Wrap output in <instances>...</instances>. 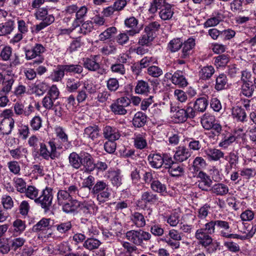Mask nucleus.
<instances>
[{
	"label": "nucleus",
	"mask_w": 256,
	"mask_h": 256,
	"mask_svg": "<svg viewBox=\"0 0 256 256\" xmlns=\"http://www.w3.org/2000/svg\"><path fill=\"white\" fill-rule=\"evenodd\" d=\"M130 218V220L138 228H142L146 224L144 216L142 213L135 212L132 214Z\"/></svg>",
	"instance_id": "nucleus-31"
},
{
	"label": "nucleus",
	"mask_w": 256,
	"mask_h": 256,
	"mask_svg": "<svg viewBox=\"0 0 256 256\" xmlns=\"http://www.w3.org/2000/svg\"><path fill=\"white\" fill-rule=\"evenodd\" d=\"M146 133H135L134 134V142L136 148L139 150H142L146 148L147 146Z\"/></svg>",
	"instance_id": "nucleus-25"
},
{
	"label": "nucleus",
	"mask_w": 256,
	"mask_h": 256,
	"mask_svg": "<svg viewBox=\"0 0 256 256\" xmlns=\"http://www.w3.org/2000/svg\"><path fill=\"white\" fill-rule=\"evenodd\" d=\"M54 226L58 232L63 236H68L72 228V222L70 220L60 222Z\"/></svg>",
	"instance_id": "nucleus-23"
},
{
	"label": "nucleus",
	"mask_w": 256,
	"mask_h": 256,
	"mask_svg": "<svg viewBox=\"0 0 256 256\" xmlns=\"http://www.w3.org/2000/svg\"><path fill=\"white\" fill-rule=\"evenodd\" d=\"M148 117L146 114L142 112H136L132 118V124L134 128H140L145 126Z\"/></svg>",
	"instance_id": "nucleus-20"
},
{
	"label": "nucleus",
	"mask_w": 256,
	"mask_h": 256,
	"mask_svg": "<svg viewBox=\"0 0 256 256\" xmlns=\"http://www.w3.org/2000/svg\"><path fill=\"white\" fill-rule=\"evenodd\" d=\"M83 158V152L78 154L73 152H71L68 156V166L74 170H78L82 166V160Z\"/></svg>",
	"instance_id": "nucleus-14"
},
{
	"label": "nucleus",
	"mask_w": 256,
	"mask_h": 256,
	"mask_svg": "<svg viewBox=\"0 0 256 256\" xmlns=\"http://www.w3.org/2000/svg\"><path fill=\"white\" fill-rule=\"evenodd\" d=\"M124 106L120 105L116 102L112 103L110 106V108L112 112L114 114L118 115H124L127 113V110Z\"/></svg>",
	"instance_id": "nucleus-60"
},
{
	"label": "nucleus",
	"mask_w": 256,
	"mask_h": 256,
	"mask_svg": "<svg viewBox=\"0 0 256 256\" xmlns=\"http://www.w3.org/2000/svg\"><path fill=\"white\" fill-rule=\"evenodd\" d=\"M66 73L75 74H81L83 72V66L78 64H64Z\"/></svg>",
	"instance_id": "nucleus-52"
},
{
	"label": "nucleus",
	"mask_w": 256,
	"mask_h": 256,
	"mask_svg": "<svg viewBox=\"0 0 256 256\" xmlns=\"http://www.w3.org/2000/svg\"><path fill=\"white\" fill-rule=\"evenodd\" d=\"M78 210L86 216L95 214L98 210V206L92 201H80Z\"/></svg>",
	"instance_id": "nucleus-10"
},
{
	"label": "nucleus",
	"mask_w": 256,
	"mask_h": 256,
	"mask_svg": "<svg viewBox=\"0 0 256 256\" xmlns=\"http://www.w3.org/2000/svg\"><path fill=\"white\" fill-rule=\"evenodd\" d=\"M148 160L152 168L157 169L160 168L164 164L162 153L152 152L148 156Z\"/></svg>",
	"instance_id": "nucleus-15"
},
{
	"label": "nucleus",
	"mask_w": 256,
	"mask_h": 256,
	"mask_svg": "<svg viewBox=\"0 0 256 256\" xmlns=\"http://www.w3.org/2000/svg\"><path fill=\"white\" fill-rule=\"evenodd\" d=\"M112 188L104 180H98L92 187L91 194L96 196L98 204L104 203L110 199Z\"/></svg>",
	"instance_id": "nucleus-3"
},
{
	"label": "nucleus",
	"mask_w": 256,
	"mask_h": 256,
	"mask_svg": "<svg viewBox=\"0 0 256 256\" xmlns=\"http://www.w3.org/2000/svg\"><path fill=\"white\" fill-rule=\"evenodd\" d=\"M26 60H33L29 64L34 68L42 64L44 61V57L42 56L46 51V48L42 44L36 43L30 48L27 47L23 48Z\"/></svg>",
	"instance_id": "nucleus-2"
},
{
	"label": "nucleus",
	"mask_w": 256,
	"mask_h": 256,
	"mask_svg": "<svg viewBox=\"0 0 256 256\" xmlns=\"http://www.w3.org/2000/svg\"><path fill=\"white\" fill-rule=\"evenodd\" d=\"M39 190L38 188H36L35 186L31 185L28 186L26 188V192L23 194H24V196L32 200H34V202H36V199L38 195Z\"/></svg>",
	"instance_id": "nucleus-57"
},
{
	"label": "nucleus",
	"mask_w": 256,
	"mask_h": 256,
	"mask_svg": "<svg viewBox=\"0 0 256 256\" xmlns=\"http://www.w3.org/2000/svg\"><path fill=\"white\" fill-rule=\"evenodd\" d=\"M192 155L190 150L184 146H178L174 156V160L176 162H182L187 160Z\"/></svg>",
	"instance_id": "nucleus-18"
},
{
	"label": "nucleus",
	"mask_w": 256,
	"mask_h": 256,
	"mask_svg": "<svg viewBox=\"0 0 256 256\" xmlns=\"http://www.w3.org/2000/svg\"><path fill=\"white\" fill-rule=\"evenodd\" d=\"M65 72L64 64H58L52 72L50 78L53 82H60L64 78Z\"/></svg>",
	"instance_id": "nucleus-29"
},
{
	"label": "nucleus",
	"mask_w": 256,
	"mask_h": 256,
	"mask_svg": "<svg viewBox=\"0 0 256 256\" xmlns=\"http://www.w3.org/2000/svg\"><path fill=\"white\" fill-rule=\"evenodd\" d=\"M168 172L172 176H180L184 173V166L182 164L175 162L168 169Z\"/></svg>",
	"instance_id": "nucleus-36"
},
{
	"label": "nucleus",
	"mask_w": 256,
	"mask_h": 256,
	"mask_svg": "<svg viewBox=\"0 0 256 256\" xmlns=\"http://www.w3.org/2000/svg\"><path fill=\"white\" fill-rule=\"evenodd\" d=\"M14 186L16 190L20 194H23L26 192V183L25 180L20 178L15 177L13 179Z\"/></svg>",
	"instance_id": "nucleus-55"
},
{
	"label": "nucleus",
	"mask_w": 256,
	"mask_h": 256,
	"mask_svg": "<svg viewBox=\"0 0 256 256\" xmlns=\"http://www.w3.org/2000/svg\"><path fill=\"white\" fill-rule=\"evenodd\" d=\"M102 131L104 138L108 140H116L120 136L119 130L114 126H106Z\"/></svg>",
	"instance_id": "nucleus-16"
},
{
	"label": "nucleus",
	"mask_w": 256,
	"mask_h": 256,
	"mask_svg": "<svg viewBox=\"0 0 256 256\" xmlns=\"http://www.w3.org/2000/svg\"><path fill=\"white\" fill-rule=\"evenodd\" d=\"M50 219L46 218H42L36 224L34 225L32 228L34 232H38L40 230H45L50 226Z\"/></svg>",
	"instance_id": "nucleus-53"
},
{
	"label": "nucleus",
	"mask_w": 256,
	"mask_h": 256,
	"mask_svg": "<svg viewBox=\"0 0 256 256\" xmlns=\"http://www.w3.org/2000/svg\"><path fill=\"white\" fill-rule=\"evenodd\" d=\"M210 206L208 204H205L198 210V217L203 220L206 218L210 213Z\"/></svg>",
	"instance_id": "nucleus-63"
},
{
	"label": "nucleus",
	"mask_w": 256,
	"mask_h": 256,
	"mask_svg": "<svg viewBox=\"0 0 256 256\" xmlns=\"http://www.w3.org/2000/svg\"><path fill=\"white\" fill-rule=\"evenodd\" d=\"M42 120L39 116H36L30 120L29 124L34 131H38L42 127Z\"/></svg>",
	"instance_id": "nucleus-58"
},
{
	"label": "nucleus",
	"mask_w": 256,
	"mask_h": 256,
	"mask_svg": "<svg viewBox=\"0 0 256 256\" xmlns=\"http://www.w3.org/2000/svg\"><path fill=\"white\" fill-rule=\"evenodd\" d=\"M53 199L52 190L46 187L41 192L39 196L36 199L35 203L40 206L44 212H46L50 210Z\"/></svg>",
	"instance_id": "nucleus-7"
},
{
	"label": "nucleus",
	"mask_w": 256,
	"mask_h": 256,
	"mask_svg": "<svg viewBox=\"0 0 256 256\" xmlns=\"http://www.w3.org/2000/svg\"><path fill=\"white\" fill-rule=\"evenodd\" d=\"M208 158L212 160L218 161L220 158H224V153L221 150L214 148H210L206 150Z\"/></svg>",
	"instance_id": "nucleus-41"
},
{
	"label": "nucleus",
	"mask_w": 256,
	"mask_h": 256,
	"mask_svg": "<svg viewBox=\"0 0 256 256\" xmlns=\"http://www.w3.org/2000/svg\"><path fill=\"white\" fill-rule=\"evenodd\" d=\"M158 10H160L159 16L163 20H170L174 14L172 6L166 0H152L148 8L149 12L154 14Z\"/></svg>",
	"instance_id": "nucleus-1"
},
{
	"label": "nucleus",
	"mask_w": 256,
	"mask_h": 256,
	"mask_svg": "<svg viewBox=\"0 0 256 256\" xmlns=\"http://www.w3.org/2000/svg\"><path fill=\"white\" fill-rule=\"evenodd\" d=\"M108 178L114 186L118 188L122 184V176L120 170L108 171Z\"/></svg>",
	"instance_id": "nucleus-28"
},
{
	"label": "nucleus",
	"mask_w": 256,
	"mask_h": 256,
	"mask_svg": "<svg viewBox=\"0 0 256 256\" xmlns=\"http://www.w3.org/2000/svg\"><path fill=\"white\" fill-rule=\"evenodd\" d=\"M150 89L148 82L140 80L137 82L134 91L138 94L148 95Z\"/></svg>",
	"instance_id": "nucleus-42"
},
{
	"label": "nucleus",
	"mask_w": 256,
	"mask_h": 256,
	"mask_svg": "<svg viewBox=\"0 0 256 256\" xmlns=\"http://www.w3.org/2000/svg\"><path fill=\"white\" fill-rule=\"evenodd\" d=\"M215 70L212 66H203L199 71L200 78L206 80H210L214 74Z\"/></svg>",
	"instance_id": "nucleus-37"
},
{
	"label": "nucleus",
	"mask_w": 256,
	"mask_h": 256,
	"mask_svg": "<svg viewBox=\"0 0 256 256\" xmlns=\"http://www.w3.org/2000/svg\"><path fill=\"white\" fill-rule=\"evenodd\" d=\"M11 250L16 252L20 250L26 242V240L22 237L14 236L9 240Z\"/></svg>",
	"instance_id": "nucleus-43"
},
{
	"label": "nucleus",
	"mask_w": 256,
	"mask_h": 256,
	"mask_svg": "<svg viewBox=\"0 0 256 256\" xmlns=\"http://www.w3.org/2000/svg\"><path fill=\"white\" fill-rule=\"evenodd\" d=\"M88 8L86 6H78L76 13L75 14V18L72 24V26L74 28L78 27L80 23H82L86 16Z\"/></svg>",
	"instance_id": "nucleus-12"
},
{
	"label": "nucleus",
	"mask_w": 256,
	"mask_h": 256,
	"mask_svg": "<svg viewBox=\"0 0 256 256\" xmlns=\"http://www.w3.org/2000/svg\"><path fill=\"white\" fill-rule=\"evenodd\" d=\"M70 194L67 192L66 190H60L58 192L56 198L58 205L62 206L66 202H68L72 198L70 196Z\"/></svg>",
	"instance_id": "nucleus-51"
},
{
	"label": "nucleus",
	"mask_w": 256,
	"mask_h": 256,
	"mask_svg": "<svg viewBox=\"0 0 256 256\" xmlns=\"http://www.w3.org/2000/svg\"><path fill=\"white\" fill-rule=\"evenodd\" d=\"M25 222L20 219L15 220L10 230L16 236L20 234L26 229Z\"/></svg>",
	"instance_id": "nucleus-40"
},
{
	"label": "nucleus",
	"mask_w": 256,
	"mask_h": 256,
	"mask_svg": "<svg viewBox=\"0 0 256 256\" xmlns=\"http://www.w3.org/2000/svg\"><path fill=\"white\" fill-rule=\"evenodd\" d=\"M232 114L238 122H244L247 121V114L244 109L236 106L232 108Z\"/></svg>",
	"instance_id": "nucleus-34"
},
{
	"label": "nucleus",
	"mask_w": 256,
	"mask_h": 256,
	"mask_svg": "<svg viewBox=\"0 0 256 256\" xmlns=\"http://www.w3.org/2000/svg\"><path fill=\"white\" fill-rule=\"evenodd\" d=\"M117 30L116 27L112 26L108 28L104 32L100 33L99 35V40L104 41L112 37V36L116 32Z\"/></svg>",
	"instance_id": "nucleus-61"
},
{
	"label": "nucleus",
	"mask_w": 256,
	"mask_h": 256,
	"mask_svg": "<svg viewBox=\"0 0 256 256\" xmlns=\"http://www.w3.org/2000/svg\"><path fill=\"white\" fill-rule=\"evenodd\" d=\"M216 230V220H210L206 223L203 228L196 230L194 237L197 240H202L203 244H207L211 242L210 235L214 234Z\"/></svg>",
	"instance_id": "nucleus-4"
},
{
	"label": "nucleus",
	"mask_w": 256,
	"mask_h": 256,
	"mask_svg": "<svg viewBox=\"0 0 256 256\" xmlns=\"http://www.w3.org/2000/svg\"><path fill=\"white\" fill-rule=\"evenodd\" d=\"M101 244L102 242L99 240L92 238V236L84 242L83 247L90 251H94L98 249Z\"/></svg>",
	"instance_id": "nucleus-38"
},
{
	"label": "nucleus",
	"mask_w": 256,
	"mask_h": 256,
	"mask_svg": "<svg viewBox=\"0 0 256 256\" xmlns=\"http://www.w3.org/2000/svg\"><path fill=\"white\" fill-rule=\"evenodd\" d=\"M84 45V42L82 40V36H78L72 41L68 48V50L70 53L72 54L78 50Z\"/></svg>",
	"instance_id": "nucleus-49"
},
{
	"label": "nucleus",
	"mask_w": 256,
	"mask_h": 256,
	"mask_svg": "<svg viewBox=\"0 0 256 256\" xmlns=\"http://www.w3.org/2000/svg\"><path fill=\"white\" fill-rule=\"evenodd\" d=\"M223 136L218 146L224 148H226L232 144L236 140V137L232 134H228L227 135L222 134Z\"/></svg>",
	"instance_id": "nucleus-50"
},
{
	"label": "nucleus",
	"mask_w": 256,
	"mask_h": 256,
	"mask_svg": "<svg viewBox=\"0 0 256 256\" xmlns=\"http://www.w3.org/2000/svg\"><path fill=\"white\" fill-rule=\"evenodd\" d=\"M158 200V196L150 190L142 192L140 198L137 201L136 206L142 210H146L156 204Z\"/></svg>",
	"instance_id": "nucleus-8"
},
{
	"label": "nucleus",
	"mask_w": 256,
	"mask_h": 256,
	"mask_svg": "<svg viewBox=\"0 0 256 256\" xmlns=\"http://www.w3.org/2000/svg\"><path fill=\"white\" fill-rule=\"evenodd\" d=\"M126 26L130 28V30H126L130 36H134L140 32V29L137 28L138 20L134 16L127 18L124 20Z\"/></svg>",
	"instance_id": "nucleus-19"
},
{
	"label": "nucleus",
	"mask_w": 256,
	"mask_h": 256,
	"mask_svg": "<svg viewBox=\"0 0 256 256\" xmlns=\"http://www.w3.org/2000/svg\"><path fill=\"white\" fill-rule=\"evenodd\" d=\"M195 45V40L192 38H190L184 42H182V48L180 58L184 59L188 58Z\"/></svg>",
	"instance_id": "nucleus-17"
},
{
	"label": "nucleus",
	"mask_w": 256,
	"mask_h": 256,
	"mask_svg": "<svg viewBox=\"0 0 256 256\" xmlns=\"http://www.w3.org/2000/svg\"><path fill=\"white\" fill-rule=\"evenodd\" d=\"M150 188L153 192L160 194L162 196H165L168 193L166 185L158 180H154L150 184Z\"/></svg>",
	"instance_id": "nucleus-39"
},
{
	"label": "nucleus",
	"mask_w": 256,
	"mask_h": 256,
	"mask_svg": "<svg viewBox=\"0 0 256 256\" xmlns=\"http://www.w3.org/2000/svg\"><path fill=\"white\" fill-rule=\"evenodd\" d=\"M182 46V40L180 38H174L170 40L167 46V50L172 52H178Z\"/></svg>",
	"instance_id": "nucleus-44"
},
{
	"label": "nucleus",
	"mask_w": 256,
	"mask_h": 256,
	"mask_svg": "<svg viewBox=\"0 0 256 256\" xmlns=\"http://www.w3.org/2000/svg\"><path fill=\"white\" fill-rule=\"evenodd\" d=\"M80 82L74 78H69L66 83V89L70 92H76L80 86Z\"/></svg>",
	"instance_id": "nucleus-59"
},
{
	"label": "nucleus",
	"mask_w": 256,
	"mask_h": 256,
	"mask_svg": "<svg viewBox=\"0 0 256 256\" xmlns=\"http://www.w3.org/2000/svg\"><path fill=\"white\" fill-rule=\"evenodd\" d=\"M191 104L192 103L190 102L184 108H182V106H180L179 104L178 106L171 105L170 112H175L174 117L176 122L182 123L188 118H193L195 117V111L194 110Z\"/></svg>",
	"instance_id": "nucleus-5"
},
{
	"label": "nucleus",
	"mask_w": 256,
	"mask_h": 256,
	"mask_svg": "<svg viewBox=\"0 0 256 256\" xmlns=\"http://www.w3.org/2000/svg\"><path fill=\"white\" fill-rule=\"evenodd\" d=\"M240 174L246 179H250L256 176L255 168H244L240 170Z\"/></svg>",
	"instance_id": "nucleus-64"
},
{
	"label": "nucleus",
	"mask_w": 256,
	"mask_h": 256,
	"mask_svg": "<svg viewBox=\"0 0 256 256\" xmlns=\"http://www.w3.org/2000/svg\"><path fill=\"white\" fill-rule=\"evenodd\" d=\"M80 201L73 198L62 205L63 212L66 214H74L78 211Z\"/></svg>",
	"instance_id": "nucleus-11"
},
{
	"label": "nucleus",
	"mask_w": 256,
	"mask_h": 256,
	"mask_svg": "<svg viewBox=\"0 0 256 256\" xmlns=\"http://www.w3.org/2000/svg\"><path fill=\"white\" fill-rule=\"evenodd\" d=\"M100 128L98 126L93 125L84 128V135L94 140L100 136Z\"/></svg>",
	"instance_id": "nucleus-33"
},
{
	"label": "nucleus",
	"mask_w": 256,
	"mask_h": 256,
	"mask_svg": "<svg viewBox=\"0 0 256 256\" xmlns=\"http://www.w3.org/2000/svg\"><path fill=\"white\" fill-rule=\"evenodd\" d=\"M147 74L152 77L157 78L163 74V72L160 68L152 64L147 69Z\"/></svg>",
	"instance_id": "nucleus-62"
},
{
	"label": "nucleus",
	"mask_w": 256,
	"mask_h": 256,
	"mask_svg": "<svg viewBox=\"0 0 256 256\" xmlns=\"http://www.w3.org/2000/svg\"><path fill=\"white\" fill-rule=\"evenodd\" d=\"M216 230L220 232V235L221 237L226 238L228 235L232 232L230 223L222 220H216Z\"/></svg>",
	"instance_id": "nucleus-22"
},
{
	"label": "nucleus",
	"mask_w": 256,
	"mask_h": 256,
	"mask_svg": "<svg viewBox=\"0 0 256 256\" xmlns=\"http://www.w3.org/2000/svg\"><path fill=\"white\" fill-rule=\"evenodd\" d=\"M216 122L214 116L209 114H205L201 118V124L203 128L206 130H211L214 123Z\"/></svg>",
	"instance_id": "nucleus-45"
},
{
	"label": "nucleus",
	"mask_w": 256,
	"mask_h": 256,
	"mask_svg": "<svg viewBox=\"0 0 256 256\" xmlns=\"http://www.w3.org/2000/svg\"><path fill=\"white\" fill-rule=\"evenodd\" d=\"M126 238L130 242L136 246H143L146 242H150L151 234L142 229L130 230L126 234Z\"/></svg>",
	"instance_id": "nucleus-6"
},
{
	"label": "nucleus",
	"mask_w": 256,
	"mask_h": 256,
	"mask_svg": "<svg viewBox=\"0 0 256 256\" xmlns=\"http://www.w3.org/2000/svg\"><path fill=\"white\" fill-rule=\"evenodd\" d=\"M229 191L228 186L222 183L218 182L212 186L211 192L216 196H224L226 195Z\"/></svg>",
	"instance_id": "nucleus-32"
},
{
	"label": "nucleus",
	"mask_w": 256,
	"mask_h": 256,
	"mask_svg": "<svg viewBox=\"0 0 256 256\" xmlns=\"http://www.w3.org/2000/svg\"><path fill=\"white\" fill-rule=\"evenodd\" d=\"M256 232V225L252 226L249 232L246 234L240 235L238 234H234L230 232L226 238H233L238 239L242 240H246L252 238L254 234Z\"/></svg>",
	"instance_id": "nucleus-47"
},
{
	"label": "nucleus",
	"mask_w": 256,
	"mask_h": 256,
	"mask_svg": "<svg viewBox=\"0 0 256 256\" xmlns=\"http://www.w3.org/2000/svg\"><path fill=\"white\" fill-rule=\"evenodd\" d=\"M160 27V25L158 22H153L150 23L144 28V33L147 34L150 37L154 38L156 32H158Z\"/></svg>",
	"instance_id": "nucleus-46"
},
{
	"label": "nucleus",
	"mask_w": 256,
	"mask_h": 256,
	"mask_svg": "<svg viewBox=\"0 0 256 256\" xmlns=\"http://www.w3.org/2000/svg\"><path fill=\"white\" fill-rule=\"evenodd\" d=\"M98 58L97 55H91L90 57L83 58V66L89 71L97 72L102 74L105 72V70L101 68L100 64L97 62Z\"/></svg>",
	"instance_id": "nucleus-9"
},
{
	"label": "nucleus",
	"mask_w": 256,
	"mask_h": 256,
	"mask_svg": "<svg viewBox=\"0 0 256 256\" xmlns=\"http://www.w3.org/2000/svg\"><path fill=\"white\" fill-rule=\"evenodd\" d=\"M228 80L226 75L223 73L220 74L216 78L214 89L218 91L225 90L228 86Z\"/></svg>",
	"instance_id": "nucleus-35"
},
{
	"label": "nucleus",
	"mask_w": 256,
	"mask_h": 256,
	"mask_svg": "<svg viewBox=\"0 0 256 256\" xmlns=\"http://www.w3.org/2000/svg\"><path fill=\"white\" fill-rule=\"evenodd\" d=\"M139 62L141 67H142L143 68H147V69L152 64H158V58L156 57L150 56H144Z\"/></svg>",
	"instance_id": "nucleus-48"
},
{
	"label": "nucleus",
	"mask_w": 256,
	"mask_h": 256,
	"mask_svg": "<svg viewBox=\"0 0 256 256\" xmlns=\"http://www.w3.org/2000/svg\"><path fill=\"white\" fill-rule=\"evenodd\" d=\"M240 89L241 93L248 98L252 96L254 90L252 82L242 83Z\"/></svg>",
	"instance_id": "nucleus-54"
},
{
	"label": "nucleus",
	"mask_w": 256,
	"mask_h": 256,
	"mask_svg": "<svg viewBox=\"0 0 256 256\" xmlns=\"http://www.w3.org/2000/svg\"><path fill=\"white\" fill-rule=\"evenodd\" d=\"M40 149H37L36 150H33L32 154L34 156H36L38 155L42 156L46 160H48L50 158L52 159V155L48 149L47 146L44 142H40Z\"/></svg>",
	"instance_id": "nucleus-30"
},
{
	"label": "nucleus",
	"mask_w": 256,
	"mask_h": 256,
	"mask_svg": "<svg viewBox=\"0 0 256 256\" xmlns=\"http://www.w3.org/2000/svg\"><path fill=\"white\" fill-rule=\"evenodd\" d=\"M81 26H79L78 34H82L83 35H86L90 33L94 28V26L92 22L90 20L84 21L82 23H80Z\"/></svg>",
	"instance_id": "nucleus-56"
},
{
	"label": "nucleus",
	"mask_w": 256,
	"mask_h": 256,
	"mask_svg": "<svg viewBox=\"0 0 256 256\" xmlns=\"http://www.w3.org/2000/svg\"><path fill=\"white\" fill-rule=\"evenodd\" d=\"M208 102L207 98L205 96L197 98L194 104L193 109L195 111V116L198 112H204L208 106Z\"/></svg>",
	"instance_id": "nucleus-26"
},
{
	"label": "nucleus",
	"mask_w": 256,
	"mask_h": 256,
	"mask_svg": "<svg viewBox=\"0 0 256 256\" xmlns=\"http://www.w3.org/2000/svg\"><path fill=\"white\" fill-rule=\"evenodd\" d=\"M82 163V166L84 168L86 172H91L96 168V164L92 156L88 152H83Z\"/></svg>",
	"instance_id": "nucleus-27"
},
{
	"label": "nucleus",
	"mask_w": 256,
	"mask_h": 256,
	"mask_svg": "<svg viewBox=\"0 0 256 256\" xmlns=\"http://www.w3.org/2000/svg\"><path fill=\"white\" fill-rule=\"evenodd\" d=\"M171 81L172 84L178 85L180 87H185L188 84L184 75L183 72L179 70L174 72L172 74L171 78Z\"/></svg>",
	"instance_id": "nucleus-24"
},
{
	"label": "nucleus",
	"mask_w": 256,
	"mask_h": 256,
	"mask_svg": "<svg viewBox=\"0 0 256 256\" xmlns=\"http://www.w3.org/2000/svg\"><path fill=\"white\" fill-rule=\"evenodd\" d=\"M224 159L228 162V165L226 166L225 172L228 174L232 169L236 168L238 164L239 156L238 152L234 150L230 152L224 157Z\"/></svg>",
	"instance_id": "nucleus-13"
},
{
	"label": "nucleus",
	"mask_w": 256,
	"mask_h": 256,
	"mask_svg": "<svg viewBox=\"0 0 256 256\" xmlns=\"http://www.w3.org/2000/svg\"><path fill=\"white\" fill-rule=\"evenodd\" d=\"M15 28V22L10 19L0 24V36L10 34Z\"/></svg>",
	"instance_id": "nucleus-21"
}]
</instances>
